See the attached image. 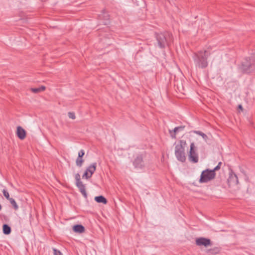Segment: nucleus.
Masks as SVG:
<instances>
[{
    "mask_svg": "<svg viewBox=\"0 0 255 255\" xmlns=\"http://www.w3.org/2000/svg\"><path fill=\"white\" fill-rule=\"evenodd\" d=\"M210 55V53L207 50L200 51L195 53L193 56V58L195 66L200 68H204L208 66L207 58Z\"/></svg>",
    "mask_w": 255,
    "mask_h": 255,
    "instance_id": "obj_1",
    "label": "nucleus"
},
{
    "mask_svg": "<svg viewBox=\"0 0 255 255\" xmlns=\"http://www.w3.org/2000/svg\"><path fill=\"white\" fill-rule=\"evenodd\" d=\"M156 39L158 46L160 48H164L166 45H169L172 39V35L168 32L161 33L156 35Z\"/></svg>",
    "mask_w": 255,
    "mask_h": 255,
    "instance_id": "obj_2",
    "label": "nucleus"
},
{
    "mask_svg": "<svg viewBox=\"0 0 255 255\" xmlns=\"http://www.w3.org/2000/svg\"><path fill=\"white\" fill-rule=\"evenodd\" d=\"M241 69L246 73H250L255 70V54L253 55L251 58H246L242 62Z\"/></svg>",
    "mask_w": 255,
    "mask_h": 255,
    "instance_id": "obj_3",
    "label": "nucleus"
},
{
    "mask_svg": "<svg viewBox=\"0 0 255 255\" xmlns=\"http://www.w3.org/2000/svg\"><path fill=\"white\" fill-rule=\"evenodd\" d=\"M216 176V173L213 170L206 169L202 171L201 176L200 179L199 180V182L201 183H207L211 180L215 178Z\"/></svg>",
    "mask_w": 255,
    "mask_h": 255,
    "instance_id": "obj_4",
    "label": "nucleus"
},
{
    "mask_svg": "<svg viewBox=\"0 0 255 255\" xmlns=\"http://www.w3.org/2000/svg\"><path fill=\"white\" fill-rule=\"evenodd\" d=\"M184 147L182 144H177L175 147V154L178 160L184 162L186 160Z\"/></svg>",
    "mask_w": 255,
    "mask_h": 255,
    "instance_id": "obj_5",
    "label": "nucleus"
},
{
    "mask_svg": "<svg viewBox=\"0 0 255 255\" xmlns=\"http://www.w3.org/2000/svg\"><path fill=\"white\" fill-rule=\"evenodd\" d=\"M189 160L194 163L198 161V155L197 152V148L193 142L191 143L190 146Z\"/></svg>",
    "mask_w": 255,
    "mask_h": 255,
    "instance_id": "obj_6",
    "label": "nucleus"
},
{
    "mask_svg": "<svg viewBox=\"0 0 255 255\" xmlns=\"http://www.w3.org/2000/svg\"><path fill=\"white\" fill-rule=\"evenodd\" d=\"M229 185L231 186H236V189H239V187L238 186V178L237 175L231 171L229 174V177L228 180Z\"/></svg>",
    "mask_w": 255,
    "mask_h": 255,
    "instance_id": "obj_7",
    "label": "nucleus"
},
{
    "mask_svg": "<svg viewBox=\"0 0 255 255\" xmlns=\"http://www.w3.org/2000/svg\"><path fill=\"white\" fill-rule=\"evenodd\" d=\"M97 166V163H94L90 165L86 170L84 174L83 175V178H85L88 179L90 178L93 174L95 172Z\"/></svg>",
    "mask_w": 255,
    "mask_h": 255,
    "instance_id": "obj_8",
    "label": "nucleus"
},
{
    "mask_svg": "<svg viewBox=\"0 0 255 255\" xmlns=\"http://www.w3.org/2000/svg\"><path fill=\"white\" fill-rule=\"evenodd\" d=\"M196 244L199 246H203L207 247L211 245V241L206 238H200L196 239Z\"/></svg>",
    "mask_w": 255,
    "mask_h": 255,
    "instance_id": "obj_9",
    "label": "nucleus"
},
{
    "mask_svg": "<svg viewBox=\"0 0 255 255\" xmlns=\"http://www.w3.org/2000/svg\"><path fill=\"white\" fill-rule=\"evenodd\" d=\"M133 164L135 168H142L144 166L142 158L141 156H138L135 159Z\"/></svg>",
    "mask_w": 255,
    "mask_h": 255,
    "instance_id": "obj_10",
    "label": "nucleus"
},
{
    "mask_svg": "<svg viewBox=\"0 0 255 255\" xmlns=\"http://www.w3.org/2000/svg\"><path fill=\"white\" fill-rule=\"evenodd\" d=\"M16 134L19 139H23L25 137L26 132L22 128L19 126L17 128Z\"/></svg>",
    "mask_w": 255,
    "mask_h": 255,
    "instance_id": "obj_11",
    "label": "nucleus"
},
{
    "mask_svg": "<svg viewBox=\"0 0 255 255\" xmlns=\"http://www.w3.org/2000/svg\"><path fill=\"white\" fill-rule=\"evenodd\" d=\"M73 231L76 233H82L85 231L84 227L81 225H76L73 227Z\"/></svg>",
    "mask_w": 255,
    "mask_h": 255,
    "instance_id": "obj_12",
    "label": "nucleus"
},
{
    "mask_svg": "<svg viewBox=\"0 0 255 255\" xmlns=\"http://www.w3.org/2000/svg\"><path fill=\"white\" fill-rule=\"evenodd\" d=\"M95 200L98 203H102L105 204L107 203L106 199L103 196H96Z\"/></svg>",
    "mask_w": 255,
    "mask_h": 255,
    "instance_id": "obj_13",
    "label": "nucleus"
},
{
    "mask_svg": "<svg viewBox=\"0 0 255 255\" xmlns=\"http://www.w3.org/2000/svg\"><path fill=\"white\" fill-rule=\"evenodd\" d=\"M3 232L5 235L9 234L11 232L10 227L6 224H4L3 225Z\"/></svg>",
    "mask_w": 255,
    "mask_h": 255,
    "instance_id": "obj_14",
    "label": "nucleus"
},
{
    "mask_svg": "<svg viewBox=\"0 0 255 255\" xmlns=\"http://www.w3.org/2000/svg\"><path fill=\"white\" fill-rule=\"evenodd\" d=\"M45 89V87L44 86H41L40 87L37 88H31V91L34 93H38L41 91H44Z\"/></svg>",
    "mask_w": 255,
    "mask_h": 255,
    "instance_id": "obj_15",
    "label": "nucleus"
},
{
    "mask_svg": "<svg viewBox=\"0 0 255 255\" xmlns=\"http://www.w3.org/2000/svg\"><path fill=\"white\" fill-rule=\"evenodd\" d=\"M78 188H79L80 191L83 195V196L86 198L87 197V194L86 191L85 186L84 185L82 186L78 187Z\"/></svg>",
    "mask_w": 255,
    "mask_h": 255,
    "instance_id": "obj_16",
    "label": "nucleus"
},
{
    "mask_svg": "<svg viewBox=\"0 0 255 255\" xmlns=\"http://www.w3.org/2000/svg\"><path fill=\"white\" fill-rule=\"evenodd\" d=\"M184 128V127H182V126L175 128L174 129V135H173L172 134H171L172 137H175V133L183 130ZM171 134H172V133H171Z\"/></svg>",
    "mask_w": 255,
    "mask_h": 255,
    "instance_id": "obj_17",
    "label": "nucleus"
},
{
    "mask_svg": "<svg viewBox=\"0 0 255 255\" xmlns=\"http://www.w3.org/2000/svg\"><path fill=\"white\" fill-rule=\"evenodd\" d=\"M84 160L82 159V157H78L76 161V164L77 166L81 167L83 163Z\"/></svg>",
    "mask_w": 255,
    "mask_h": 255,
    "instance_id": "obj_18",
    "label": "nucleus"
},
{
    "mask_svg": "<svg viewBox=\"0 0 255 255\" xmlns=\"http://www.w3.org/2000/svg\"><path fill=\"white\" fill-rule=\"evenodd\" d=\"M11 204L13 206L15 210H17L18 208L15 201L13 198H10L9 200Z\"/></svg>",
    "mask_w": 255,
    "mask_h": 255,
    "instance_id": "obj_19",
    "label": "nucleus"
},
{
    "mask_svg": "<svg viewBox=\"0 0 255 255\" xmlns=\"http://www.w3.org/2000/svg\"><path fill=\"white\" fill-rule=\"evenodd\" d=\"M195 132L197 134L201 135L203 138L204 139L206 140L207 138V136L206 134H205V133L200 131H195Z\"/></svg>",
    "mask_w": 255,
    "mask_h": 255,
    "instance_id": "obj_20",
    "label": "nucleus"
},
{
    "mask_svg": "<svg viewBox=\"0 0 255 255\" xmlns=\"http://www.w3.org/2000/svg\"><path fill=\"white\" fill-rule=\"evenodd\" d=\"M2 193L3 194L4 196L7 199L9 200L11 198L9 197V193L5 189H3Z\"/></svg>",
    "mask_w": 255,
    "mask_h": 255,
    "instance_id": "obj_21",
    "label": "nucleus"
},
{
    "mask_svg": "<svg viewBox=\"0 0 255 255\" xmlns=\"http://www.w3.org/2000/svg\"><path fill=\"white\" fill-rule=\"evenodd\" d=\"M68 115V117L69 118L73 119V120L75 119V115L74 113L69 112Z\"/></svg>",
    "mask_w": 255,
    "mask_h": 255,
    "instance_id": "obj_22",
    "label": "nucleus"
},
{
    "mask_svg": "<svg viewBox=\"0 0 255 255\" xmlns=\"http://www.w3.org/2000/svg\"><path fill=\"white\" fill-rule=\"evenodd\" d=\"M221 164H222L221 162H219L218 164L212 170H214V171L215 172V171L218 170L219 169H220Z\"/></svg>",
    "mask_w": 255,
    "mask_h": 255,
    "instance_id": "obj_23",
    "label": "nucleus"
},
{
    "mask_svg": "<svg viewBox=\"0 0 255 255\" xmlns=\"http://www.w3.org/2000/svg\"><path fill=\"white\" fill-rule=\"evenodd\" d=\"M54 255H62V253L56 249H53Z\"/></svg>",
    "mask_w": 255,
    "mask_h": 255,
    "instance_id": "obj_24",
    "label": "nucleus"
},
{
    "mask_svg": "<svg viewBox=\"0 0 255 255\" xmlns=\"http://www.w3.org/2000/svg\"><path fill=\"white\" fill-rule=\"evenodd\" d=\"M85 154V152L83 149H81L80 150V151L78 153V157H82Z\"/></svg>",
    "mask_w": 255,
    "mask_h": 255,
    "instance_id": "obj_25",
    "label": "nucleus"
},
{
    "mask_svg": "<svg viewBox=\"0 0 255 255\" xmlns=\"http://www.w3.org/2000/svg\"><path fill=\"white\" fill-rule=\"evenodd\" d=\"M76 185L77 186V187L85 185L84 184H83V183L81 181H79L76 182Z\"/></svg>",
    "mask_w": 255,
    "mask_h": 255,
    "instance_id": "obj_26",
    "label": "nucleus"
},
{
    "mask_svg": "<svg viewBox=\"0 0 255 255\" xmlns=\"http://www.w3.org/2000/svg\"><path fill=\"white\" fill-rule=\"evenodd\" d=\"M75 180H76V182H77V181H81L80 180V175L79 173H77L76 175H75Z\"/></svg>",
    "mask_w": 255,
    "mask_h": 255,
    "instance_id": "obj_27",
    "label": "nucleus"
},
{
    "mask_svg": "<svg viewBox=\"0 0 255 255\" xmlns=\"http://www.w3.org/2000/svg\"><path fill=\"white\" fill-rule=\"evenodd\" d=\"M239 108L240 109H241V110H243V107H242V105H239Z\"/></svg>",
    "mask_w": 255,
    "mask_h": 255,
    "instance_id": "obj_28",
    "label": "nucleus"
},
{
    "mask_svg": "<svg viewBox=\"0 0 255 255\" xmlns=\"http://www.w3.org/2000/svg\"><path fill=\"white\" fill-rule=\"evenodd\" d=\"M107 23H108V21H105V22H104V24H107Z\"/></svg>",
    "mask_w": 255,
    "mask_h": 255,
    "instance_id": "obj_29",
    "label": "nucleus"
}]
</instances>
